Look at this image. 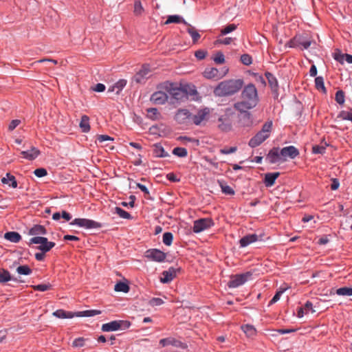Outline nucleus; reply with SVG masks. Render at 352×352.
Listing matches in <instances>:
<instances>
[{"label":"nucleus","mask_w":352,"mask_h":352,"mask_svg":"<svg viewBox=\"0 0 352 352\" xmlns=\"http://www.w3.org/2000/svg\"><path fill=\"white\" fill-rule=\"evenodd\" d=\"M70 225L78 226V227L85 228L86 229L100 228L102 227L100 223L84 218H76L70 222Z\"/></svg>","instance_id":"nucleus-9"},{"label":"nucleus","mask_w":352,"mask_h":352,"mask_svg":"<svg viewBox=\"0 0 352 352\" xmlns=\"http://www.w3.org/2000/svg\"><path fill=\"white\" fill-rule=\"evenodd\" d=\"M326 147L320 145H315L312 148V152L315 154H323L325 153Z\"/></svg>","instance_id":"nucleus-56"},{"label":"nucleus","mask_w":352,"mask_h":352,"mask_svg":"<svg viewBox=\"0 0 352 352\" xmlns=\"http://www.w3.org/2000/svg\"><path fill=\"white\" fill-rule=\"evenodd\" d=\"M218 183L219 184V186L223 193L228 195H234V190L230 186L227 185L223 181L219 180Z\"/></svg>","instance_id":"nucleus-35"},{"label":"nucleus","mask_w":352,"mask_h":352,"mask_svg":"<svg viewBox=\"0 0 352 352\" xmlns=\"http://www.w3.org/2000/svg\"><path fill=\"white\" fill-rule=\"evenodd\" d=\"M164 303V301L160 298H152L148 302V305L151 307L160 306Z\"/></svg>","instance_id":"nucleus-53"},{"label":"nucleus","mask_w":352,"mask_h":352,"mask_svg":"<svg viewBox=\"0 0 352 352\" xmlns=\"http://www.w3.org/2000/svg\"><path fill=\"white\" fill-rule=\"evenodd\" d=\"M153 153L155 157H166L169 156V154L165 151L162 144L159 143L153 145Z\"/></svg>","instance_id":"nucleus-28"},{"label":"nucleus","mask_w":352,"mask_h":352,"mask_svg":"<svg viewBox=\"0 0 352 352\" xmlns=\"http://www.w3.org/2000/svg\"><path fill=\"white\" fill-rule=\"evenodd\" d=\"M243 331L248 336L251 337L255 335L256 329L255 328L250 324H245L241 327Z\"/></svg>","instance_id":"nucleus-40"},{"label":"nucleus","mask_w":352,"mask_h":352,"mask_svg":"<svg viewBox=\"0 0 352 352\" xmlns=\"http://www.w3.org/2000/svg\"><path fill=\"white\" fill-rule=\"evenodd\" d=\"M147 117L153 120H157L160 115L157 108H149L146 110Z\"/></svg>","instance_id":"nucleus-43"},{"label":"nucleus","mask_w":352,"mask_h":352,"mask_svg":"<svg viewBox=\"0 0 352 352\" xmlns=\"http://www.w3.org/2000/svg\"><path fill=\"white\" fill-rule=\"evenodd\" d=\"M272 128V122H266L259 131L254 137H252L248 143V145L252 148H255L261 144L265 140H267L271 133Z\"/></svg>","instance_id":"nucleus-5"},{"label":"nucleus","mask_w":352,"mask_h":352,"mask_svg":"<svg viewBox=\"0 0 352 352\" xmlns=\"http://www.w3.org/2000/svg\"><path fill=\"white\" fill-rule=\"evenodd\" d=\"M213 60L217 64H223L225 62L224 54L221 52H218Z\"/></svg>","instance_id":"nucleus-55"},{"label":"nucleus","mask_w":352,"mask_h":352,"mask_svg":"<svg viewBox=\"0 0 352 352\" xmlns=\"http://www.w3.org/2000/svg\"><path fill=\"white\" fill-rule=\"evenodd\" d=\"M241 61L245 65H250L252 63V58L248 54H244L241 56Z\"/></svg>","instance_id":"nucleus-51"},{"label":"nucleus","mask_w":352,"mask_h":352,"mask_svg":"<svg viewBox=\"0 0 352 352\" xmlns=\"http://www.w3.org/2000/svg\"><path fill=\"white\" fill-rule=\"evenodd\" d=\"M144 11V8L140 1H135L133 12L135 15H140Z\"/></svg>","instance_id":"nucleus-50"},{"label":"nucleus","mask_w":352,"mask_h":352,"mask_svg":"<svg viewBox=\"0 0 352 352\" xmlns=\"http://www.w3.org/2000/svg\"><path fill=\"white\" fill-rule=\"evenodd\" d=\"M131 323L129 320H113L108 323L103 324L101 329L104 332H111L118 330H125L129 329Z\"/></svg>","instance_id":"nucleus-6"},{"label":"nucleus","mask_w":352,"mask_h":352,"mask_svg":"<svg viewBox=\"0 0 352 352\" xmlns=\"http://www.w3.org/2000/svg\"><path fill=\"white\" fill-rule=\"evenodd\" d=\"M16 272L21 275H30L32 272V269L27 265H20L16 268Z\"/></svg>","instance_id":"nucleus-38"},{"label":"nucleus","mask_w":352,"mask_h":352,"mask_svg":"<svg viewBox=\"0 0 352 352\" xmlns=\"http://www.w3.org/2000/svg\"><path fill=\"white\" fill-rule=\"evenodd\" d=\"M315 85L318 89H321L323 92H326L324 79L322 76H318L315 78Z\"/></svg>","instance_id":"nucleus-45"},{"label":"nucleus","mask_w":352,"mask_h":352,"mask_svg":"<svg viewBox=\"0 0 352 352\" xmlns=\"http://www.w3.org/2000/svg\"><path fill=\"white\" fill-rule=\"evenodd\" d=\"M34 290L39 292H45L51 289L52 285L50 284H39L32 286Z\"/></svg>","instance_id":"nucleus-48"},{"label":"nucleus","mask_w":352,"mask_h":352,"mask_svg":"<svg viewBox=\"0 0 352 352\" xmlns=\"http://www.w3.org/2000/svg\"><path fill=\"white\" fill-rule=\"evenodd\" d=\"M1 182L4 184H9L10 186L15 188L17 187V182L14 175L10 173H6V177L1 179Z\"/></svg>","instance_id":"nucleus-29"},{"label":"nucleus","mask_w":352,"mask_h":352,"mask_svg":"<svg viewBox=\"0 0 352 352\" xmlns=\"http://www.w3.org/2000/svg\"><path fill=\"white\" fill-rule=\"evenodd\" d=\"M168 98L167 94L162 91H157L151 96L150 100L155 104H164L167 102Z\"/></svg>","instance_id":"nucleus-19"},{"label":"nucleus","mask_w":352,"mask_h":352,"mask_svg":"<svg viewBox=\"0 0 352 352\" xmlns=\"http://www.w3.org/2000/svg\"><path fill=\"white\" fill-rule=\"evenodd\" d=\"M237 28V25L234 23H231L228 25H226L224 28L221 30V36H224L228 34H230V32L234 31Z\"/></svg>","instance_id":"nucleus-42"},{"label":"nucleus","mask_w":352,"mask_h":352,"mask_svg":"<svg viewBox=\"0 0 352 352\" xmlns=\"http://www.w3.org/2000/svg\"><path fill=\"white\" fill-rule=\"evenodd\" d=\"M160 344L162 346H166L168 345L173 346L177 348H179L182 349H186L187 348V344L174 338L172 337H168L166 338L161 339L160 340Z\"/></svg>","instance_id":"nucleus-16"},{"label":"nucleus","mask_w":352,"mask_h":352,"mask_svg":"<svg viewBox=\"0 0 352 352\" xmlns=\"http://www.w3.org/2000/svg\"><path fill=\"white\" fill-rule=\"evenodd\" d=\"M208 52L206 50H199L195 52V56L198 60H203L206 58Z\"/></svg>","instance_id":"nucleus-59"},{"label":"nucleus","mask_w":352,"mask_h":352,"mask_svg":"<svg viewBox=\"0 0 352 352\" xmlns=\"http://www.w3.org/2000/svg\"><path fill=\"white\" fill-rule=\"evenodd\" d=\"M218 121L219 122H221L219 125H218V127L220 130L223 131H228L231 128V126L230 124H228V123H224L223 122V117H220L218 119Z\"/></svg>","instance_id":"nucleus-49"},{"label":"nucleus","mask_w":352,"mask_h":352,"mask_svg":"<svg viewBox=\"0 0 352 352\" xmlns=\"http://www.w3.org/2000/svg\"><path fill=\"white\" fill-rule=\"evenodd\" d=\"M243 79H230L219 82L214 89L216 96H230L237 93L243 86Z\"/></svg>","instance_id":"nucleus-3"},{"label":"nucleus","mask_w":352,"mask_h":352,"mask_svg":"<svg viewBox=\"0 0 352 352\" xmlns=\"http://www.w3.org/2000/svg\"><path fill=\"white\" fill-rule=\"evenodd\" d=\"M265 76L267 79L270 87L272 89V92L278 94V83L276 78L274 74L269 72L265 73Z\"/></svg>","instance_id":"nucleus-22"},{"label":"nucleus","mask_w":352,"mask_h":352,"mask_svg":"<svg viewBox=\"0 0 352 352\" xmlns=\"http://www.w3.org/2000/svg\"><path fill=\"white\" fill-rule=\"evenodd\" d=\"M79 126L83 133H88L90 131L89 118L87 116L83 115L81 117Z\"/></svg>","instance_id":"nucleus-30"},{"label":"nucleus","mask_w":352,"mask_h":352,"mask_svg":"<svg viewBox=\"0 0 352 352\" xmlns=\"http://www.w3.org/2000/svg\"><path fill=\"white\" fill-rule=\"evenodd\" d=\"M10 280L19 281L17 278L12 277L10 272L4 268H0V283L3 284Z\"/></svg>","instance_id":"nucleus-26"},{"label":"nucleus","mask_w":352,"mask_h":352,"mask_svg":"<svg viewBox=\"0 0 352 352\" xmlns=\"http://www.w3.org/2000/svg\"><path fill=\"white\" fill-rule=\"evenodd\" d=\"M237 150L236 146H232L230 148H224L220 150V153L223 155H228L234 153Z\"/></svg>","instance_id":"nucleus-61"},{"label":"nucleus","mask_w":352,"mask_h":352,"mask_svg":"<svg viewBox=\"0 0 352 352\" xmlns=\"http://www.w3.org/2000/svg\"><path fill=\"white\" fill-rule=\"evenodd\" d=\"M170 23H184L186 25H188V23H187L183 17L179 15H169L165 22V24Z\"/></svg>","instance_id":"nucleus-32"},{"label":"nucleus","mask_w":352,"mask_h":352,"mask_svg":"<svg viewBox=\"0 0 352 352\" xmlns=\"http://www.w3.org/2000/svg\"><path fill=\"white\" fill-rule=\"evenodd\" d=\"M116 213L120 216V217L124 219H131L132 216L130 213L124 210L120 207H116L115 208Z\"/></svg>","instance_id":"nucleus-41"},{"label":"nucleus","mask_w":352,"mask_h":352,"mask_svg":"<svg viewBox=\"0 0 352 352\" xmlns=\"http://www.w3.org/2000/svg\"><path fill=\"white\" fill-rule=\"evenodd\" d=\"M30 243L39 244L37 249L43 252H49L56 245L54 242L48 241L47 239L43 236H34L30 239Z\"/></svg>","instance_id":"nucleus-8"},{"label":"nucleus","mask_w":352,"mask_h":352,"mask_svg":"<svg viewBox=\"0 0 352 352\" xmlns=\"http://www.w3.org/2000/svg\"><path fill=\"white\" fill-rule=\"evenodd\" d=\"M187 26L188 27L187 29V32L190 35L193 43H197L198 41V40L200 38L201 35L195 30V28L194 27H192L191 25H190L189 23H188V25H187Z\"/></svg>","instance_id":"nucleus-34"},{"label":"nucleus","mask_w":352,"mask_h":352,"mask_svg":"<svg viewBox=\"0 0 352 352\" xmlns=\"http://www.w3.org/2000/svg\"><path fill=\"white\" fill-rule=\"evenodd\" d=\"M214 226V221L210 218H202L194 221L192 231L195 233H199L210 228Z\"/></svg>","instance_id":"nucleus-10"},{"label":"nucleus","mask_w":352,"mask_h":352,"mask_svg":"<svg viewBox=\"0 0 352 352\" xmlns=\"http://www.w3.org/2000/svg\"><path fill=\"white\" fill-rule=\"evenodd\" d=\"M160 88L168 92L172 99L177 102H184L188 99L189 96L197 94L195 87L188 84L179 85L177 83L166 81L160 85Z\"/></svg>","instance_id":"nucleus-2"},{"label":"nucleus","mask_w":352,"mask_h":352,"mask_svg":"<svg viewBox=\"0 0 352 352\" xmlns=\"http://www.w3.org/2000/svg\"><path fill=\"white\" fill-rule=\"evenodd\" d=\"M258 236L256 234H250L244 236L239 241L240 247L245 248L250 244L258 241Z\"/></svg>","instance_id":"nucleus-23"},{"label":"nucleus","mask_w":352,"mask_h":352,"mask_svg":"<svg viewBox=\"0 0 352 352\" xmlns=\"http://www.w3.org/2000/svg\"><path fill=\"white\" fill-rule=\"evenodd\" d=\"M85 338H78L73 341L72 345L74 347H82L83 346H85Z\"/></svg>","instance_id":"nucleus-58"},{"label":"nucleus","mask_w":352,"mask_h":352,"mask_svg":"<svg viewBox=\"0 0 352 352\" xmlns=\"http://www.w3.org/2000/svg\"><path fill=\"white\" fill-rule=\"evenodd\" d=\"M311 43L309 40H305L301 36H295L288 42L287 45L289 47H300L301 50H307L310 47Z\"/></svg>","instance_id":"nucleus-13"},{"label":"nucleus","mask_w":352,"mask_h":352,"mask_svg":"<svg viewBox=\"0 0 352 352\" xmlns=\"http://www.w3.org/2000/svg\"><path fill=\"white\" fill-rule=\"evenodd\" d=\"M336 294L338 296H352V287H343L336 289Z\"/></svg>","instance_id":"nucleus-37"},{"label":"nucleus","mask_w":352,"mask_h":352,"mask_svg":"<svg viewBox=\"0 0 352 352\" xmlns=\"http://www.w3.org/2000/svg\"><path fill=\"white\" fill-rule=\"evenodd\" d=\"M21 122L20 120H12L8 126V130L10 131H13L16 127H17L21 124Z\"/></svg>","instance_id":"nucleus-63"},{"label":"nucleus","mask_w":352,"mask_h":352,"mask_svg":"<svg viewBox=\"0 0 352 352\" xmlns=\"http://www.w3.org/2000/svg\"><path fill=\"white\" fill-rule=\"evenodd\" d=\"M114 289L116 292L127 293V292H129L130 287H129V285L126 283L118 282V283L116 284V285L114 287Z\"/></svg>","instance_id":"nucleus-36"},{"label":"nucleus","mask_w":352,"mask_h":352,"mask_svg":"<svg viewBox=\"0 0 352 352\" xmlns=\"http://www.w3.org/2000/svg\"><path fill=\"white\" fill-rule=\"evenodd\" d=\"M173 235L171 232H167L164 233L162 241L166 245L170 246L173 243Z\"/></svg>","instance_id":"nucleus-44"},{"label":"nucleus","mask_w":352,"mask_h":352,"mask_svg":"<svg viewBox=\"0 0 352 352\" xmlns=\"http://www.w3.org/2000/svg\"><path fill=\"white\" fill-rule=\"evenodd\" d=\"M145 257L150 261L162 263L165 261L166 254L159 249L152 248L145 252Z\"/></svg>","instance_id":"nucleus-11"},{"label":"nucleus","mask_w":352,"mask_h":352,"mask_svg":"<svg viewBox=\"0 0 352 352\" xmlns=\"http://www.w3.org/2000/svg\"><path fill=\"white\" fill-rule=\"evenodd\" d=\"M180 271V268H175L174 267H170L167 270L164 271L162 273V277L160 281L163 283H168L176 277L177 273Z\"/></svg>","instance_id":"nucleus-17"},{"label":"nucleus","mask_w":352,"mask_h":352,"mask_svg":"<svg viewBox=\"0 0 352 352\" xmlns=\"http://www.w3.org/2000/svg\"><path fill=\"white\" fill-rule=\"evenodd\" d=\"M287 288L281 289L280 290L276 292L275 295L273 296V298L270 301V305H272L276 303L278 300H279L281 295L285 292Z\"/></svg>","instance_id":"nucleus-52"},{"label":"nucleus","mask_w":352,"mask_h":352,"mask_svg":"<svg viewBox=\"0 0 352 352\" xmlns=\"http://www.w3.org/2000/svg\"><path fill=\"white\" fill-rule=\"evenodd\" d=\"M339 118L352 122V109L350 111H342L339 114Z\"/></svg>","instance_id":"nucleus-47"},{"label":"nucleus","mask_w":352,"mask_h":352,"mask_svg":"<svg viewBox=\"0 0 352 352\" xmlns=\"http://www.w3.org/2000/svg\"><path fill=\"white\" fill-rule=\"evenodd\" d=\"M166 179L172 182H178L180 181L179 178H177V176L173 173H169L166 175Z\"/></svg>","instance_id":"nucleus-64"},{"label":"nucleus","mask_w":352,"mask_h":352,"mask_svg":"<svg viewBox=\"0 0 352 352\" xmlns=\"http://www.w3.org/2000/svg\"><path fill=\"white\" fill-rule=\"evenodd\" d=\"M96 140L99 143H102L103 142H105V141H111V142H113L114 140V138H112V137H110L109 135H98L97 136Z\"/></svg>","instance_id":"nucleus-57"},{"label":"nucleus","mask_w":352,"mask_h":352,"mask_svg":"<svg viewBox=\"0 0 352 352\" xmlns=\"http://www.w3.org/2000/svg\"><path fill=\"white\" fill-rule=\"evenodd\" d=\"M172 153L179 157H185L188 155L187 149L183 147H175L173 148Z\"/></svg>","instance_id":"nucleus-39"},{"label":"nucleus","mask_w":352,"mask_h":352,"mask_svg":"<svg viewBox=\"0 0 352 352\" xmlns=\"http://www.w3.org/2000/svg\"><path fill=\"white\" fill-rule=\"evenodd\" d=\"M299 151L294 146H288L280 149L282 162L287 161V158L295 159L299 155Z\"/></svg>","instance_id":"nucleus-12"},{"label":"nucleus","mask_w":352,"mask_h":352,"mask_svg":"<svg viewBox=\"0 0 352 352\" xmlns=\"http://www.w3.org/2000/svg\"><path fill=\"white\" fill-rule=\"evenodd\" d=\"M252 276L251 272H245L240 274L230 276V279L228 282L227 285L229 288H236L243 285L248 278Z\"/></svg>","instance_id":"nucleus-7"},{"label":"nucleus","mask_w":352,"mask_h":352,"mask_svg":"<svg viewBox=\"0 0 352 352\" xmlns=\"http://www.w3.org/2000/svg\"><path fill=\"white\" fill-rule=\"evenodd\" d=\"M150 72L148 66L143 65L142 69L134 76L133 80L137 83H144Z\"/></svg>","instance_id":"nucleus-21"},{"label":"nucleus","mask_w":352,"mask_h":352,"mask_svg":"<svg viewBox=\"0 0 352 352\" xmlns=\"http://www.w3.org/2000/svg\"><path fill=\"white\" fill-rule=\"evenodd\" d=\"M344 92L342 90H338L336 93L335 96V100L339 104H343L344 103Z\"/></svg>","instance_id":"nucleus-46"},{"label":"nucleus","mask_w":352,"mask_h":352,"mask_svg":"<svg viewBox=\"0 0 352 352\" xmlns=\"http://www.w3.org/2000/svg\"><path fill=\"white\" fill-rule=\"evenodd\" d=\"M101 314L98 309H89L82 311H67L63 309H58L53 312V316L61 319L72 318L74 317H93Z\"/></svg>","instance_id":"nucleus-4"},{"label":"nucleus","mask_w":352,"mask_h":352,"mask_svg":"<svg viewBox=\"0 0 352 352\" xmlns=\"http://www.w3.org/2000/svg\"><path fill=\"white\" fill-rule=\"evenodd\" d=\"M241 98V101L234 103V108L241 113L240 120H243V124L249 125L252 123V115L248 111L254 108L259 101L256 86L253 83L244 86Z\"/></svg>","instance_id":"nucleus-1"},{"label":"nucleus","mask_w":352,"mask_h":352,"mask_svg":"<svg viewBox=\"0 0 352 352\" xmlns=\"http://www.w3.org/2000/svg\"><path fill=\"white\" fill-rule=\"evenodd\" d=\"M126 82H127L126 80L124 79L119 80L114 85H113L112 86L109 87L108 92L116 91V94H119L120 93V91L126 86Z\"/></svg>","instance_id":"nucleus-27"},{"label":"nucleus","mask_w":352,"mask_h":352,"mask_svg":"<svg viewBox=\"0 0 352 352\" xmlns=\"http://www.w3.org/2000/svg\"><path fill=\"white\" fill-rule=\"evenodd\" d=\"M228 72V69L227 68H225L222 72H220L219 69L215 67L206 68L204 72V76L208 79H219L223 77Z\"/></svg>","instance_id":"nucleus-15"},{"label":"nucleus","mask_w":352,"mask_h":352,"mask_svg":"<svg viewBox=\"0 0 352 352\" xmlns=\"http://www.w3.org/2000/svg\"><path fill=\"white\" fill-rule=\"evenodd\" d=\"M234 40H235V38H232V37H226L224 38H218L216 41V43L228 45L231 44Z\"/></svg>","instance_id":"nucleus-54"},{"label":"nucleus","mask_w":352,"mask_h":352,"mask_svg":"<svg viewBox=\"0 0 352 352\" xmlns=\"http://www.w3.org/2000/svg\"><path fill=\"white\" fill-rule=\"evenodd\" d=\"M47 234V230L43 226L41 225H34L30 230V235H45Z\"/></svg>","instance_id":"nucleus-33"},{"label":"nucleus","mask_w":352,"mask_h":352,"mask_svg":"<svg viewBox=\"0 0 352 352\" xmlns=\"http://www.w3.org/2000/svg\"><path fill=\"white\" fill-rule=\"evenodd\" d=\"M266 160L270 164H276L280 161L282 162L280 150L278 147L272 148L266 156Z\"/></svg>","instance_id":"nucleus-20"},{"label":"nucleus","mask_w":352,"mask_h":352,"mask_svg":"<svg viewBox=\"0 0 352 352\" xmlns=\"http://www.w3.org/2000/svg\"><path fill=\"white\" fill-rule=\"evenodd\" d=\"M280 173H267L265 175L263 183L266 187L272 186L276 182V179L279 177Z\"/></svg>","instance_id":"nucleus-24"},{"label":"nucleus","mask_w":352,"mask_h":352,"mask_svg":"<svg viewBox=\"0 0 352 352\" xmlns=\"http://www.w3.org/2000/svg\"><path fill=\"white\" fill-rule=\"evenodd\" d=\"M4 238L10 242L18 243L21 241V236L19 233L12 231L5 233Z\"/></svg>","instance_id":"nucleus-31"},{"label":"nucleus","mask_w":352,"mask_h":352,"mask_svg":"<svg viewBox=\"0 0 352 352\" xmlns=\"http://www.w3.org/2000/svg\"><path fill=\"white\" fill-rule=\"evenodd\" d=\"M305 314H308L309 311L314 313L316 311L313 309V304L310 301H307L305 305L302 307Z\"/></svg>","instance_id":"nucleus-60"},{"label":"nucleus","mask_w":352,"mask_h":352,"mask_svg":"<svg viewBox=\"0 0 352 352\" xmlns=\"http://www.w3.org/2000/svg\"><path fill=\"white\" fill-rule=\"evenodd\" d=\"M192 114L186 109H178L175 115V120L179 124H187L191 122Z\"/></svg>","instance_id":"nucleus-14"},{"label":"nucleus","mask_w":352,"mask_h":352,"mask_svg":"<svg viewBox=\"0 0 352 352\" xmlns=\"http://www.w3.org/2000/svg\"><path fill=\"white\" fill-rule=\"evenodd\" d=\"M21 154L23 157L28 160H34L39 155L40 151L33 146L30 150L21 151Z\"/></svg>","instance_id":"nucleus-25"},{"label":"nucleus","mask_w":352,"mask_h":352,"mask_svg":"<svg viewBox=\"0 0 352 352\" xmlns=\"http://www.w3.org/2000/svg\"><path fill=\"white\" fill-rule=\"evenodd\" d=\"M210 114V109L208 107H205L202 109H199L196 115H192L191 122L195 125H199Z\"/></svg>","instance_id":"nucleus-18"},{"label":"nucleus","mask_w":352,"mask_h":352,"mask_svg":"<svg viewBox=\"0 0 352 352\" xmlns=\"http://www.w3.org/2000/svg\"><path fill=\"white\" fill-rule=\"evenodd\" d=\"M34 175L38 177H43L47 175V172L45 168H37L34 171Z\"/></svg>","instance_id":"nucleus-62"}]
</instances>
